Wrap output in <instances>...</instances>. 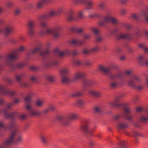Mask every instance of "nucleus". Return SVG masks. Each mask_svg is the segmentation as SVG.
Instances as JSON below:
<instances>
[{"label": "nucleus", "instance_id": "obj_1", "mask_svg": "<svg viewBox=\"0 0 148 148\" xmlns=\"http://www.w3.org/2000/svg\"><path fill=\"white\" fill-rule=\"evenodd\" d=\"M57 14L56 11L55 10H51L49 13L47 14H45L41 16L42 19H45L49 17L54 16Z\"/></svg>", "mask_w": 148, "mask_h": 148}, {"label": "nucleus", "instance_id": "obj_2", "mask_svg": "<svg viewBox=\"0 0 148 148\" xmlns=\"http://www.w3.org/2000/svg\"><path fill=\"white\" fill-rule=\"evenodd\" d=\"M89 122L88 121H85L81 126L82 130L84 132L87 131L89 128Z\"/></svg>", "mask_w": 148, "mask_h": 148}, {"label": "nucleus", "instance_id": "obj_3", "mask_svg": "<svg viewBox=\"0 0 148 148\" xmlns=\"http://www.w3.org/2000/svg\"><path fill=\"white\" fill-rule=\"evenodd\" d=\"M99 70L105 73H107L110 72V69L109 67H105L102 65H100L99 67Z\"/></svg>", "mask_w": 148, "mask_h": 148}, {"label": "nucleus", "instance_id": "obj_4", "mask_svg": "<svg viewBox=\"0 0 148 148\" xmlns=\"http://www.w3.org/2000/svg\"><path fill=\"white\" fill-rule=\"evenodd\" d=\"M61 28V27H60L58 26L57 27L53 29L49 28L47 29L46 30L45 33L46 34H48L53 33L54 32L60 30Z\"/></svg>", "mask_w": 148, "mask_h": 148}, {"label": "nucleus", "instance_id": "obj_5", "mask_svg": "<svg viewBox=\"0 0 148 148\" xmlns=\"http://www.w3.org/2000/svg\"><path fill=\"white\" fill-rule=\"evenodd\" d=\"M14 135V133H12L9 138L4 143V145L8 146L11 144L13 141Z\"/></svg>", "mask_w": 148, "mask_h": 148}, {"label": "nucleus", "instance_id": "obj_6", "mask_svg": "<svg viewBox=\"0 0 148 148\" xmlns=\"http://www.w3.org/2000/svg\"><path fill=\"white\" fill-rule=\"evenodd\" d=\"M70 71L69 69L64 68L60 71V74L61 76H66Z\"/></svg>", "mask_w": 148, "mask_h": 148}, {"label": "nucleus", "instance_id": "obj_7", "mask_svg": "<svg viewBox=\"0 0 148 148\" xmlns=\"http://www.w3.org/2000/svg\"><path fill=\"white\" fill-rule=\"evenodd\" d=\"M86 5L88 6L86 8V10H91L92 9V6L94 4V3L91 0H88L86 1Z\"/></svg>", "mask_w": 148, "mask_h": 148}, {"label": "nucleus", "instance_id": "obj_8", "mask_svg": "<svg viewBox=\"0 0 148 148\" xmlns=\"http://www.w3.org/2000/svg\"><path fill=\"white\" fill-rule=\"evenodd\" d=\"M17 57L16 54H11L7 56V59L8 60H12L16 59Z\"/></svg>", "mask_w": 148, "mask_h": 148}, {"label": "nucleus", "instance_id": "obj_9", "mask_svg": "<svg viewBox=\"0 0 148 148\" xmlns=\"http://www.w3.org/2000/svg\"><path fill=\"white\" fill-rule=\"evenodd\" d=\"M4 27L5 28V32L6 34L12 32L14 31L12 26H7Z\"/></svg>", "mask_w": 148, "mask_h": 148}, {"label": "nucleus", "instance_id": "obj_10", "mask_svg": "<svg viewBox=\"0 0 148 148\" xmlns=\"http://www.w3.org/2000/svg\"><path fill=\"white\" fill-rule=\"evenodd\" d=\"M77 117V115L75 113H73L69 115L68 117V120L75 119Z\"/></svg>", "mask_w": 148, "mask_h": 148}, {"label": "nucleus", "instance_id": "obj_11", "mask_svg": "<svg viewBox=\"0 0 148 148\" xmlns=\"http://www.w3.org/2000/svg\"><path fill=\"white\" fill-rule=\"evenodd\" d=\"M135 82L132 79L129 80L127 83V84L130 86L132 87L135 88Z\"/></svg>", "mask_w": 148, "mask_h": 148}, {"label": "nucleus", "instance_id": "obj_12", "mask_svg": "<svg viewBox=\"0 0 148 148\" xmlns=\"http://www.w3.org/2000/svg\"><path fill=\"white\" fill-rule=\"evenodd\" d=\"M24 76L23 74H19L16 75L15 76V78L17 81L20 82L21 78H22Z\"/></svg>", "mask_w": 148, "mask_h": 148}, {"label": "nucleus", "instance_id": "obj_13", "mask_svg": "<svg viewBox=\"0 0 148 148\" xmlns=\"http://www.w3.org/2000/svg\"><path fill=\"white\" fill-rule=\"evenodd\" d=\"M30 113L31 115H38L40 114V113L37 111H34L32 110L30 112Z\"/></svg>", "mask_w": 148, "mask_h": 148}, {"label": "nucleus", "instance_id": "obj_14", "mask_svg": "<svg viewBox=\"0 0 148 148\" xmlns=\"http://www.w3.org/2000/svg\"><path fill=\"white\" fill-rule=\"evenodd\" d=\"M84 76V75L81 73H78L75 74V77L77 79L80 78Z\"/></svg>", "mask_w": 148, "mask_h": 148}, {"label": "nucleus", "instance_id": "obj_15", "mask_svg": "<svg viewBox=\"0 0 148 148\" xmlns=\"http://www.w3.org/2000/svg\"><path fill=\"white\" fill-rule=\"evenodd\" d=\"M40 138L42 142L44 144H46L47 143V137L46 136H41Z\"/></svg>", "mask_w": 148, "mask_h": 148}, {"label": "nucleus", "instance_id": "obj_16", "mask_svg": "<svg viewBox=\"0 0 148 148\" xmlns=\"http://www.w3.org/2000/svg\"><path fill=\"white\" fill-rule=\"evenodd\" d=\"M35 25V24L34 21H30L28 22V27L29 28H32Z\"/></svg>", "mask_w": 148, "mask_h": 148}, {"label": "nucleus", "instance_id": "obj_17", "mask_svg": "<svg viewBox=\"0 0 148 148\" xmlns=\"http://www.w3.org/2000/svg\"><path fill=\"white\" fill-rule=\"evenodd\" d=\"M44 103L43 101L38 100L36 102V105L38 107H41L43 106Z\"/></svg>", "mask_w": 148, "mask_h": 148}, {"label": "nucleus", "instance_id": "obj_18", "mask_svg": "<svg viewBox=\"0 0 148 148\" xmlns=\"http://www.w3.org/2000/svg\"><path fill=\"white\" fill-rule=\"evenodd\" d=\"M141 15L142 16H143L145 17L146 20L148 21V14L146 12L143 11L141 13Z\"/></svg>", "mask_w": 148, "mask_h": 148}, {"label": "nucleus", "instance_id": "obj_19", "mask_svg": "<svg viewBox=\"0 0 148 148\" xmlns=\"http://www.w3.org/2000/svg\"><path fill=\"white\" fill-rule=\"evenodd\" d=\"M142 15H141V13L140 14H133L131 15V18L134 19H136L138 18L141 17Z\"/></svg>", "mask_w": 148, "mask_h": 148}, {"label": "nucleus", "instance_id": "obj_20", "mask_svg": "<svg viewBox=\"0 0 148 148\" xmlns=\"http://www.w3.org/2000/svg\"><path fill=\"white\" fill-rule=\"evenodd\" d=\"M100 49V47L98 46H95L91 49L90 51L93 52H96Z\"/></svg>", "mask_w": 148, "mask_h": 148}, {"label": "nucleus", "instance_id": "obj_21", "mask_svg": "<svg viewBox=\"0 0 148 148\" xmlns=\"http://www.w3.org/2000/svg\"><path fill=\"white\" fill-rule=\"evenodd\" d=\"M60 30L58 31H56L53 32V37L55 38H57L59 37L60 36V34L59 32Z\"/></svg>", "mask_w": 148, "mask_h": 148}, {"label": "nucleus", "instance_id": "obj_22", "mask_svg": "<svg viewBox=\"0 0 148 148\" xmlns=\"http://www.w3.org/2000/svg\"><path fill=\"white\" fill-rule=\"evenodd\" d=\"M84 12V10H82L80 11L79 12L78 16L79 18H84L85 17L83 14Z\"/></svg>", "mask_w": 148, "mask_h": 148}, {"label": "nucleus", "instance_id": "obj_23", "mask_svg": "<svg viewBox=\"0 0 148 148\" xmlns=\"http://www.w3.org/2000/svg\"><path fill=\"white\" fill-rule=\"evenodd\" d=\"M14 5V3L12 1H8L6 4V6L8 8H10L12 7Z\"/></svg>", "mask_w": 148, "mask_h": 148}, {"label": "nucleus", "instance_id": "obj_24", "mask_svg": "<svg viewBox=\"0 0 148 148\" xmlns=\"http://www.w3.org/2000/svg\"><path fill=\"white\" fill-rule=\"evenodd\" d=\"M65 76H61L62 78V82L64 83H66L69 81V79L66 77H65Z\"/></svg>", "mask_w": 148, "mask_h": 148}, {"label": "nucleus", "instance_id": "obj_25", "mask_svg": "<svg viewBox=\"0 0 148 148\" xmlns=\"http://www.w3.org/2000/svg\"><path fill=\"white\" fill-rule=\"evenodd\" d=\"M114 24H116L118 23L117 20L115 18L112 17L111 22Z\"/></svg>", "mask_w": 148, "mask_h": 148}, {"label": "nucleus", "instance_id": "obj_26", "mask_svg": "<svg viewBox=\"0 0 148 148\" xmlns=\"http://www.w3.org/2000/svg\"><path fill=\"white\" fill-rule=\"evenodd\" d=\"M112 16H106L104 19V21L106 22H111Z\"/></svg>", "mask_w": 148, "mask_h": 148}, {"label": "nucleus", "instance_id": "obj_27", "mask_svg": "<svg viewBox=\"0 0 148 148\" xmlns=\"http://www.w3.org/2000/svg\"><path fill=\"white\" fill-rule=\"evenodd\" d=\"M77 104L78 106H82L85 104L84 102L82 100H79L77 101Z\"/></svg>", "mask_w": 148, "mask_h": 148}, {"label": "nucleus", "instance_id": "obj_28", "mask_svg": "<svg viewBox=\"0 0 148 148\" xmlns=\"http://www.w3.org/2000/svg\"><path fill=\"white\" fill-rule=\"evenodd\" d=\"M24 65V64L22 63H19L17 64L15 67L18 68H20L23 67Z\"/></svg>", "mask_w": 148, "mask_h": 148}, {"label": "nucleus", "instance_id": "obj_29", "mask_svg": "<svg viewBox=\"0 0 148 148\" xmlns=\"http://www.w3.org/2000/svg\"><path fill=\"white\" fill-rule=\"evenodd\" d=\"M40 26L42 28H46L47 26V24L45 22H42L40 23Z\"/></svg>", "mask_w": 148, "mask_h": 148}, {"label": "nucleus", "instance_id": "obj_30", "mask_svg": "<svg viewBox=\"0 0 148 148\" xmlns=\"http://www.w3.org/2000/svg\"><path fill=\"white\" fill-rule=\"evenodd\" d=\"M47 79L50 81L52 82L55 79V77L53 76H49L47 77Z\"/></svg>", "mask_w": 148, "mask_h": 148}, {"label": "nucleus", "instance_id": "obj_31", "mask_svg": "<svg viewBox=\"0 0 148 148\" xmlns=\"http://www.w3.org/2000/svg\"><path fill=\"white\" fill-rule=\"evenodd\" d=\"M93 82L92 81H85L84 82V83L85 85H91Z\"/></svg>", "mask_w": 148, "mask_h": 148}, {"label": "nucleus", "instance_id": "obj_32", "mask_svg": "<svg viewBox=\"0 0 148 148\" xmlns=\"http://www.w3.org/2000/svg\"><path fill=\"white\" fill-rule=\"evenodd\" d=\"M26 103V107L30 112L31 110H32V108L31 106V105L27 103Z\"/></svg>", "mask_w": 148, "mask_h": 148}, {"label": "nucleus", "instance_id": "obj_33", "mask_svg": "<svg viewBox=\"0 0 148 148\" xmlns=\"http://www.w3.org/2000/svg\"><path fill=\"white\" fill-rule=\"evenodd\" d=\"M35 32L34 30L32 28H29V29L28 31L29 34L31 35H33Z\"/></svg>", "mask_w": 148, "mask_h": 148}, {"label": "nucleus", "instance_id": "obj_34", "mask_svg": "<svg viewBox=\"0 0 148 148\" xmlns=\"http://www.w3.org/2000/svg\"><path fill=\"white\" fill-rule=\"evenodd\" d=\"M43 4V3L42 2H41L40 1L37 4V7L38 8H41L42 7Z\"/></svg>", "mask_w": 148, "mask_h": 148}, {"label": "nucleus", "instance_id": "obj_35", "mask_svg": "<svg viewBox=\"0 0 148 148\" xmlns=\"http://www.w3.org/2000/svg\"><path fill=\"white\" fill-rule=\"evenodd\" d=\"M91 30L95 34H97L99 32V31L96 28H92L91 29Z\"/></svg>", "mask_w": 148, "mask_h": 148}, {"label": "nucleus", "instance_id": "obj_36", "mask_svg": "<svg viewBox=\"0 0 148 148\" xmlns=\"http://www.w3.org/2000/svg\"><path fill=\"white\" fill-rule=\"evenodd\" d=\"M40 50V48L37 47L34 49L33 51H32L31 52L32 53H34L39 51Z\"/></svg>", "mask_w": 148, "mask_h": 148}, {"label": "nucleus", "instance_id": "obj_37", "mask_svg": "<svg viewBox=\"0 0 148 148\" xmlns=\"http://www.w3.org/2000/svg\"><path fill=\"white\" fill-rule=\"evenodd\" d=\"M110 106L114 107H117L118 106V104L114 103V102H111L110 103Z\"/></svg>", "mask_w": 148, "mask_h": 148}, {"label": "nucleus", "instance_id": "obj_38", "mask_svg": "<svg viewBox=\"0 0 148 148\" xmlns=\"http://www.w3.org/2000/svg\"><path fill=\"white\" fill-rule=\"evenodd\" d=\"M143 88V85H139L138 86H135L134 88L137 89V90H140Z\"/></svg>", "mask_w": 148, "mask_h": 148}, {"label": "nucleus", "instance_id": "obj_39", "mask_svg": "<svg viewBox=\"0 0 148 148\" xmlns=\"http://www.w3.org/2000/svg\"><path fill=\"white\" fill-rule=\"evenodd\" d=\"M144 59V57L142 55L139 56L138 58V61L140 62V61Z\"/></svg>", "mask_w": 148, "mask_h": 148}, {"label": "nucleus", "instance_id": "obj_40", "mask_svg": "<svg viewBox=\"0 0 148 148\" xmlns=\"http://www.w3.org/2000/svg\"><path fill=\"white\" fill-rule=\"evenodd\" d=\"M101 95V93L95 91L94 96L96 97H99Z\"/></svg>", "mask_w": 148, "mask_h": 148}, {"label": "nucleus", "instance_id": "obj_41", "mask_svg": "<svg viewBox=\"0 0 148 148\" xmlns=\"http://www.w3.org/2000/svg\"><path fill=\"white\" fill-rule=\"evenodd\" d=\"M31 79L33 81H35L37 78V77L35 75H32L30 77Z\"/></svg>", "mask_w": 148, "mask_h": 148}, {"label": "nucleus", "instance_id": "obj_42", "mask_svg": "<svg viewBox=\"0 0 148 148\" xmlns=\"http://www.w3.org/2000/svg\"><path fill=\"white\" fill-rule=\"evenodd\" d=\"M133 79L135 82L136 81H139L140 80V78L138 76H135L134 77Z\"/></svg>", "mask_w": 148, "mask_h": 148}, {"label": "nucleus", "instance_id": "obj_43", "mask_svg": "<svg viewBox=\"0 0 148 148\" xmlns=\"http://www.w3.org/2000/svg\"><path fill=\"white\" fill-rule=\"evenodd\" d=\"M63 10V8H59L58 9V10L56 11L57 14H59L61 13Z\"/></svg>", "mask_w": 148, "mask_h": 148}, {"label": "nucleus", "instance_id": "obj_44", "mask_svg": "<svg viewBox=\"0 0 148 148\" xmlns=\"http://www.w3.org/2000/svg\"><path fill=\"white\" fill-rule=\"evenodd\" d=\"M25 101H26V102H27L28 101H30L31 100V96H28L26 98H25L24 99Z\"/></svg>", "mask_w": 148, "mask_h": 148}, {"label": "nucleus", "instance_id": "obj_45", "mask_svg": "<svg viewBox=\"0 0 148 148\" xmlns=\"http://www.w3.org/2000/svg\"><path fill=\"white\" fill-rule=\"evenodd\" d=\"M78 40L74 39L71 41V43L73 44L77 45Z\"/></svg>", "mask_w": 148, "mask_h": 148}, {"label": "nucleus", "instance_id": "obj_46", "mask_svg": "<svg viewBox=\"0 0 148 148\" xmlns=\"http://www.w3.org/2000/svg\"><path fill=\"white\" fill-rule=\"evenodd\" d=\"M68 53H66L65 51H62L60 53L59 55L61 56H62Z\"/></svg>", "mask_w": 148, "mask_h": 148}, {"label": "nucleus", "instance_id": "obj_47", "mask_svg": "<svg viewBox=\"0 0 148 148\" xmlns=\"http://www.w3.org/2000/svg\"><path fill=\"white\" fill-rule=\"evenodd\" d=\"M83 29L82 28H79L77 30L76 32L77 33H80L83 32Z\"/></svg>", "mask_w": 148, "mask_h": 148}, {"label": "nucleus", "instance_id": "obj_48", "mask_svg": "<svg viewBox=\"0 0 148 148\" xmlns=\"http://www.w3.org/2000/svg\"><path fill=\"white\" fill-rule=\"evenodd\" d=\"M99 7L101 9H102L105 6V4L103 3H101L99 5Z\"/></svg>", "mask_w": 148, "mask_h": 148}, {"label": "nucleus", "instance_id": "obj_49", "mask_svg": "<svg viewBox=\"0 0 148 148\" xmlns=\"http://www.w3.org/2000/svg\"><path fill=\"white\" fill-rule=\"evenodd\" d=\"M141 119L143 121H146L148 120V118L145 117H143L141 118Z\"/></svg>", "mask_w": 148, "mask_h": 148}, {"label": "nucleus", "instance_id": "obj_50", "mask_svg": "<svg viewBox=\"0 0 148 148\" xmlns=\"http://www.w3.org/2000/svg\"><path fill=\"white\" fill-rule=\"evenodd\" d=\"M5 32V28L4 27H0V34Z\"/></svg>", "mask_w": 148, "mask_h": 148}, {"label": "nucleus", "instance_id": "obj_51", "mask_svg": "<svg viewBox=\"0 0 148 148\" xmlns=\"http://www.w3.org/2000/svg\"><path fill=\"white\" fill-rule=\"evenodd\" d=\"M21 12V10H19L18 9H17L15 11V13L16 14H18L20 13Z\"/></svg>", "mask_w": 148, "mask_h": 148}, {"label": "nucleus", "instance_id": "obj_52", "mask_svg": "<svg viewBox=\"0 0 148 148\" xmlns=\"http://www.w3.org/2000/svg\"><path fill=\"white\" fill-rule=\"evenodd\" d=\"M50 109V108H47L46 109L44 110L42 112L43 113H45V114H46L49 111V110Z\"/></svg>", "mask_w": 148, "mask_h": 148}, {"label": "nucleus", "instance_id": "obj_53", "mask_svg": "<svg viewBox=\"0 0 148 148\" xmlns=\"http://www.w3.org/2000/svg\"><path fill=\"white\" fill-rule=\"evenodd\" d=\"M83 42L81 40H78V42L77 45H81L83 44Z\"/></svg>", "mask_w": 148, "mask_h": 148}, {"label": "nucleus", "instance_id": "obj_54", "mask_svg": "<svg viewBox=\"0 0 148 148\" xmlns=\"http://www.w3.org/2000/svg\"><path fill=\"white\" fill-rule=\"evenodd\" d=\"M125 112L127 113H128L130 112L131 110L129 108H126L125 109Z\"/></svg>", "mask_w": 148, "mask_h": 148}, {"label": "nucleus", "instance_id": "obj_55", "mask_svg": "<svg viewBox=\"0 0 148 148\" xmlns=\"http://www.w3.org/2000/svg\"><path fill=\"white\" fill-rule=\"evenodd\" d=\"M95 90H91L89 91V93L92 95H94V94H95Z\"/></svg>", "mask_w": 148, "mask_h": 148}, {"label": "nucleus", "instance_id": "obj_56", "mask_svg": "<svg viewBox=\"0 0 148 148\" xmlns=\"http://www.w3.org/2000/svg\"><path fill=\"white\" fill-rule=\"evenodd\" d=\"M117 85V83L116 82H113L111 84V86L112 87H115Z\"/></svg>", "mask_w": 148, "mask_h": 148}, {"label": "nucleus", "instance_id": "obj_57", "mask_svg": "<svg viewBox=\"0 0 148 148\" xmlns=\"http://www.w3.org/2000/svg\"><path fill=\"white\" fill-rule=\"evenodd\" d=\"M89 52L88 50L86 49H84L83 50V52L85 54H87Z\"/></svg>", "mask_w": 148, "mask_h": 148}, {"label": "nucleus", "instance_id": "obj_58", "mask_svg": "<svg viewBox=\"0 0 148 148\" xmlns=\"http://www.w3.org/2000/svg\"><path fill=\"white\" fill-rule=\"evenodd\" d=\"M102 38L100 36H97L96 38V40L97 41H100L102 40Z\"/></svg>", "mask_w": 148, "mask_h": 148}, {"label": "nucleus", "instance_id": "obj_59", "mask_svg": "<svg viewBox=\"0 0 148 148\" xmlns=\"http://www.w3.org/2000/svg\"><path fill=\"white\" fill-rule=\"evenodd\" d=\"M95 111L97 112H100V109L99 108L97 107H96L95 108Z\"/></svg>", "mask_w": 148, "mask_h": 148}, {"label": "nucleus", "instance_id": "obj_60", "mask_svg": "<svg viewBox=\"0 0 148 148\" xmlns=\"http://www.w3.org/2000/svg\"><path fill=\"white\" fill-rule=\"evenodd\" d=\"M142 110V108L140 107L137 108L136 110V111L137 112H140Z\"/></svg>", "mask_w": 148, "mask_h": 148}, {"label": "nucleus", "instance_id": "obj_61", "mask_svg": "<svg viewBox=\"0 0 148 148\" xmlns=\"http://www.w3.org/2000/svg\"><path fill=\"white\" fill-rule=\"evenodd\" d=\"M26 117V116L25 115H22L20 116V118L21 119H24Z\"/></svg>", "mask_w": 148, "mask_h": 148}, {"label": "nucleus", "instance_id": "obj_62", "mask_svg": "<svg viewBox=\"0 0 148 148\" xmlns=\"http://www.w3.org/2000/svg\"><path fill=\"white\" fill-rule=\"evenodd\" d=\"M84 38L86 39H88L90 38V36L88 35H84Z\"/></svg>", "mask_w": 148, "mask_h": 148}, {"label": "nucleus", "instance_id": "obj_63", "mask_svg": "<svg viewBox=\"0 0 148 148\" xmlns=\"http://www.w3.org/2000/svg\"><path fill=\"white\" fill-rule=\"evenodd\" d=\"M126 10H125L123 9L121 10V13L122 14H125L126 13Z\"/></svg>", "mask_w": 148, "mask_h": 148}, {"label": "nucleus", "instance_id": "obj_64", "mask_svg": "<svg viewBox=\"0 0 148 148\" xmlns=\"http://www.w3.org/2000/svg\"><path fill=\"white\" fill-rule=\"evenodd\" d=\"M58 119L59 120H62L63 119L64 117L62 116H59L58 118Z\"/></svg>", "mask_w": 148, "mask_h": 148}]
</instances>
